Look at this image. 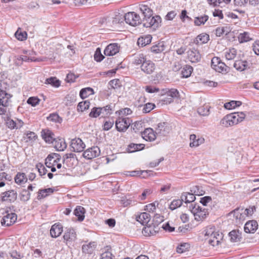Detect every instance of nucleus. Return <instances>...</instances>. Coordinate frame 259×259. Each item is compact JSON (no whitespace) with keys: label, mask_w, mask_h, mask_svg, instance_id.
Listing matches in <instances>:
<instances>
[{"label":"nucleus","mask_w":259,"mask_h":259,"mask_svg":"<svg viewBox=\"0 0 259 259\" xmlns=\"http://www.w3.org/2000/svg\"><path fill=\"white\" fill-rule=\"evenodd\" d=\"M189 209L193 214L195 219L197 221L204 219L208 214L207 209L202 208L196 203L191 204L189 206Z\"/></svg>","instance_id":"obj_1"},{"label":"nucleus","mask_w":259,"mask_h":259,"mask_svg":"<svg viewBox=\"0 0 259 259\" xmlns=\"http://www.w3.org/2000/svg\"><path fill=\"white\" fill-rule=\"evenodd\" d=\"M12 96L5 91L0 90V115L5 114L11 102Z\"/></svg>","instance_id":"obj_2"},{"label":"nucleus","mask_w":259,"mask_h":259,"mask_svg":"<svg viewBox=\"0 0 259 259\" xmlns=\"http://www.w3.org/2000/svg\"><path fill=\"white\" fill-rule=\"evenodd\" d=\"M161 19L159 16H150L143 19V25L144 27H153L154 29L157 28L161 23Z\"/></svg>","instance_id":"obj_3"},{"label":"nucleus","mask_w":259,"mask_h":259,"mask_svg":"<svg viewBox=\"0 0 259 259\" xmlns=\"http://www.w3.org/2000/svg\"><path fill=\"white\" fill-rule=\"evenodd\" d=\"M124 20L127 24L131 26H136L141 23L139 15L134 12H130L125 14Z\"/></svg>","instance_id":"obj_4"},{"label":"nucleus","mask_w":259,"mask_h":259,"mask_svg":"<svg viewBox=\"0 0 259 259\" xmlns=\"http://www.w3.org/2000/svg\"><path fill=\"white\" fill-rule=\"evenodd\" d=\"M132 120L129 118L119 117L115 122L117 130L120 132H125L129 127Z\"/></svg>","instance_id":"obj_5"},{"label":"nucleus","mask_w":259,"mask_h":259,"mask_svg":"<svg viewBox=\"0 0 259 259\" xmlns=\"http://www.w3.org/2000/svg\"><path fill=\"white\" fill-rule=\"evenodd\" d=\"M4 214L1 220V223L3 226H10L13 224L17 220V215L15 213H9L8 211H5Z\"/></svg>","instance_id":"obj_6"},{"label":"nucleus","mask_w":259,"mask_h":259,"mask_svg":"<svg viewBox=\"0 0 259 259\" xmlns=\"http://www.w3.org/2000/svg\"><path fill=\"white\" fill-rule=\"evenodd\" d=\"M70 146L72 151L80 152L83 151L85 145L80 138H75L71 140Z\"/></svg>","instance_id":"obj_7"},{"label":"nucleus","mask_w":259,"mask_h":259,"mask_svg":"<svg viewBox=\"0 0 259 259\" xmlns=\"http://www.w3.org/2000/svg\"><path fill=\"white\" fill-rule=\"evenodd\" d=\"M100 154V150L97 146H94L88 148L84 151L83 156L87 159H92L98 157Z\"/></svg>","instance_id":"obj_8"},{"label":"nucleus","mask_w":259,"mask_h":259,"mask_svg":"<svg viewBox=\"0 0 259 259\" xmlns=\"http://www.w3.org/2000/svg\"><path fill=\"white\" fill-rule=\"evenodd\" d=\"M230 214H233L236 223L238 224L243 222L246 219V214L243 208H237L231 212Z\"/></svg>","instance_id":"obj_9"},{"label":"nucleus","mask_w":259,"mask_h":259,"mask_svg":"<svg viewBox=\"0 0 259 259\" xmlns=\"http://www.w3.org/2000/svg\"><path fill=\"white\" fill-rule=\"evenodd\" d=\"M142 230L143 234L145 236H150L156 235L158 232L159 228L154 225L147 224Z\"/></svg>","instance_id":"obj_10"},{"label":"nucleus","mask_w":259,"mask_h":259,"mask_svg":"<svg viewBox=\"0 0 259 259\" xmlns=\"http://www.w3.org/2000/svg\"><path fill=\"white\" fill-rule=\"evenodd\" d=\"M197 188V186H195L191 190V193L187 192H183L181 196L182 202H184L186 204L194 202L196 198L195 195L193 193H196V191L194 189Z\"/></svg>","instance_id":"obj_11"},{"label":"nucleus","mask_w":259,"mask_h":259,"mask_svg":"<svg viewBox=\"0 0 259 259\" xmlns=\"http://www.w3.org/2000/svg\"><path fill=\"white\" fill-rule=\"evenodd\" d=\"M187 53L188 59L192 63H197L200 61L201 55L197 50L190 49L187 52Z\"/></svg>","instance_id":"obj_12"},{"label":"nucleus","mask_w":259,"mask_h":259,"mask_svg":"<svg viewBox=\"0 0 259 259\" xmlns=\"http://www.w3.org/2000/svg\"><path fill=\"white\" fill-rule=\"evenodd\" d=\"M167 98L164 99V101L166 103H170L174 99H179L180 97L179 92L177 89H171L166 92Z\"/></svg>","instance_id":"obj_13"},{"label":"nucleus","mask_w":259,"mask_h":259,"mask_svg":"<svg viewBox=\"0 0 259 259\" xmlns=\"http://www.w3.org/2000/svg\"><path fill=\"white\" fill-rule=\"evenodd\" d=\"M222 239L223 234L222 233H219V232L213 234V235L209 237V238H205L206 240H208V243L212 246L219 245Z\"/></svg>","instance_id":"obj_14"},{"label":"nucleus","mask_w":259,"mask_h":259,"mask_svg":"<svg viewBox=\"0 0 259 259\" xmlns=\"http://www.w3.org/2000/svg\"><path fill=\"white\" fill-rule=\"evenodd\" d=\"M141 68L144 72L150 74L152 73L155 70V66L151 60H148L142 64Z\"/></svg>","instance_id":"obj_15"},{"label":"nucleus","mask_w":259,"mask_h":259,"mask_svg":"<svg viewBox=\"0 0 259 259\" xmlns=\"http://www.w3.org/2000/svg\"><path fill=\"white\" fill-rule=\"evenodd\" d=\"M63 232V226L61 224L58 223L53 225L50 229V235L53 238L59 237Z\"/></svg>","instance_id":"obj_16"},{"label":"nucleus","mask_w":259,"mask_h":259,"mask_svg":"<svg viewBox=\"0 0 259 259\" xmlns=\"http://www.w3.org/2000/svg\"><path fill=\"white\" fill-rule=\"evenodd\" d=\"M17 197V193L14 190H9L2 193V199L3 201H14Z\"/></svg>","instance_id":"obj_17"},{"label":"nucleus","mask_w":259,"mask_h":259,"mask_svg":"<svg viewBox=\"0 0 259 259\" xmlns=\"http://www.w3.org/2000/svg\"><path fill=\"white\" fill-rule=\"evenodd\" d=\"M76 234L73 228L67 229L63 235V239L66 242H72L75 240Z\"/></svg>","instance_id":"obj_18"},{"label":"nucleus","mask_w":259,"mask_h":259,"mask_svg":"<svg viewBox=\"0 0 259 259\" xmlns=\"http://www.w3.org/2000/svg\"><path fill=\"white\" fill-rule=\"evenodd\" d=\"M155 131L151 128H147L142 133V136L146 141H153L156 139Z\"/></svg>","instance_id":"obj_19"},{"label":"nucleus","mask_w":259,"mask_h":259,"mask_svg":"<svg viewBox=\"0 0 259 259\" xmlns=\"http://www.w3.org/2000/svg\"><path fill=\"white\" fill-rule=\"evenodd\" d=\"M119 47L117 44H111L108 45L104 50L106 56H113L119 52Z\"/></svg>","instance_id":"obj_20"},{"label":"nucleus","mask_w":259,"mask_h":259,"mask_svg":"<svg viewBox=\"0 0 259 259\" xmlns=\"http://www.w3.org/2000/svg\"><path fill=\"white\" fill-rule=\"evenodd\" d=\"M169 133V127L165 122L159 123L155 130L156 135L165 136Z\"/></svg>","instance_id":"obj_21"},{"label":"nucleus","mask_w":259,"mask_h":259,"mask_svg":"<svg viewBox=\"0 0 259 259\" xmlns=\"http://www.w3.org/2000/svg\"><path fill=\"white\" fill-rule=\"evenodd\" d=\"M41 137L46 142L48 143L53 144L56 139L53 133L49 130H42L41 132Z\"/></svg>","instance_id":"obj_22"},{"label":"nucleus","mask_w":259,"mask_h":259,"mask_svg":"<svg viewBox=\"0 0 259 259\" xmlns=\"http://www.w3.org/2000/svg\"><path fill=\"white\" fill-rule=\"evenodd\" d=\"M258 224L254 220L249 221L246 223L244 226V231L246 233H253L257 229Z\"/></svg>","instance_id":"obj_23"},{"label":"nucleus","mask_w":259,"mask_h":259,"mask_svg":"<svg viewBox=\"0 0 259 259\" xmlns=\"http://www.w3.org/2000/svg\"><path fill=\"white\" fill-rule=\"evenodd\" d=\"M151 219L150 215L147 212H142L136 217V220L143 225L148 224Z\"/></svg>","instance_id":"obj_24"},{"label":"nucleus","mask_w":259,"mask_h":259,"mask_svg":"<svg viewBox=\"0 0 259 259\" xmlns=\"http://www.w3.org/2000/svg\"><path fill=\"white\" fill-rule=\"evenodd\" d=\"M54 147L57 151H64L67 147V145L64 139H56L53 143Z\"/></svg>","instance_id":"obj_25"},{"label":"nucleus","mask_w":259,"mask_h":259,"mask_svg":"<svg viewBox=\"0 0 259 259\" xmlns=\"http://www.w3.org/2000/svg\"><path fill=\"white\" fill-rule=\"evenodd\" d=\"M139 9L144 16L143 18L152 16L153 11L147 5L140 4L139 5Z\"/></svg>","instance_id":"obj_26"},{"label":"nucleus","mask_w":259,"mask_h":259,"mask_svg":"<svg viewBox=\"0 0 259 259\" xmlns=\"http://www.w3.org/2000/svg\"><path fill=\"white\" fill-rule=\"evenodd\" d=\"M37 138V135L33 132H27L24 134L23 141L29 144L32 143Z\"/></svg>","instance_id":"obj_27"},{"label":"nucleus","mask_w":259,"mask_h":259,"mask_svg":"<svg viewBox=\"0 0 259 259\" xmlns=\"http://www.w3.org/2000/svg\"><path fill=\"white\" fill-rule=\"evenodd\" d=\"M96 245L95 242H91L88 244H84L82 246V252L85 253L91 254L94 251Z\"/></svg>","instance_id":"obj_28"},{"label":"nucleus","mask_w":259,"mask_h":259,"mask_svg":"<svg viewBox=\"0 0 259 259\" xmlns=\"http://www.w3.org/2000/svg\"><path fill=\"white\" fill-rule=\"evenodd\" d=\"M85 212V209L83 207L81 206H77L74 210V214L77 217L78 220L81 222L84 219Z\"/></svg>","instance_id":"obj_29"},{"label":"nucleus","mask_w":259,"mask_h":259,"mask_svg":"<svg viewBox=\"0 0 259 259\" xmlns=\"http://www.w3.org/2000/svg\"><path fill=\"white\" fill-rule=\"evenodd\" d=\"M55 154L53 155H49L46 159L45 164L46 166H55L56 164L58 162L60 159L59 158H55Z\"/></svg>","instance_id":"obj_30"},{"label":"nucleus","mask_w":259,"mask_h":259,"mask_svg":"<svg viewBox=\"0 0 259 259\" xmlns=\"http://www.w3.org/2000/svg\"><path fill=\"white\" fill-rule=\"evenodd\" d=\"M209 39V36L206 33H201L198 35L195 39L194 42L196 44H203L207 42Z\"/></svg>","instance_id":"obj_31"},{"label":"nucleus","mask_w":259,"mask_h":259,"mask_svg":"<svg viewBox=\"0 0 259 259\" xmlns=\"http://www.w3.org/2000/svg\"><path fill=\"white\" fill-rule=\"evenodd\" d=\"M233 66L237 70L242 71L247 68V62L246 61H236L234 63Z\"/></svg>","instance_id":"obj_32"},{"label":"nucleus","mask_w":259,"mask_h":259,"mask_svg":"<svg viewBox=\"0 0 259 259\" xmlns=\"http://www.w3.org/2000/svg\"><path fill=\"white\" fill-rule=\"evenodd\" d=\"M209 17L206 15H200L194 18V23L196 26L204 25L208 20Z\"/></svg>","instance_id":"obj_33"},{"label":"nucleus","mask_w":259,"mask_h":259,"mask_svg":"<svg viewBox=\"0 0 259 259\" xmlns=\"http://www.w3.org/2000/svg\"><path fill=\"white\" fill-rule=\"evenodd\" d=\"M230 240L232 242L240 241L241 239V233L239 230H233L229 233Z\"/></svg>","instance_id":"obj_34"},{"label":"nucleus","mask_w":259,"mask_h":259,"mask_svg":"<svg viewBox=\"0 0 259 259\" xmlns=\"http://www.w3.org/2000/svg\"><path fill=\"white\" fill-rule=\"evenodd\" d=\"M145 147V145L143 144L131 143L128 145V151L130 153L134 152L137 151L141 150Z\"/></svg>","instance_id":"obj_35"},{"label":"nucleus","mask_w":259,"mask_h":259,"mask_svg":"<svg viewBox=\"0 0 259 259\" xmlns=\"http://www.w3.org/2000/svg\"><path fill=\"white\" fill-rule=\"evenodd\" d=\"M15 181L18 184H22L27 181V178L23 172H18L15 177Z\"/></svg>","instance_id":"obj_36"},{"label":"nucleus","mask_w":259,"mask_h":259,"mask_svg":"<svg viewBox=\"0 0 259 259\" xmlns=\"http://www.w3.org/2000/svg\"><path fill=\"white\" fill-rule=\"evenodd\" d=\"M230 31L229 27L224 26L218 27L215 30V34L217 36L220 37L223 34L227 35Z\"/></svg>","instance_id":"obj_37"},{"label":"nucleus","mask_w":259,"mask_h":259,"mask_svg":"<svg viewBox=\"0 0 259 259\" xmlns=\"http://www.w3.org/2000/svg\"><path fill=\"white\" fill-rule=\"evenodd\" d=\"M94 93V90L91 88H86L81 90L79 93V95L82 99H85L89 96L93 95Z\"/></svg>","instance_id":"obj_38"},{"label":"nucleus","mask_w":259,"mask_h":259,"mask_svg":"<svg viewBox=\"0 0 259 259\" xmlns=\"http://www.w3.org/2000/svg\"><path fill=\"white\" fill-rule=\"evenodd\" d=\"M250 34L247 32H244L239 34L238 40L240 43H243L252 40Z\"/></svg>","instance_id":"obj_39"},{"label":"nucleus","mask_w":259,"mask_h":259,"mask_svg":"<svg viewBox=\"0 0 259 259\" xmlns=\"http://www.w3.org/2000/svg\"><path fill=\"white\" fill-rule=\"evenodd\" d=\"M210 107L208 105H204L200 106L197 109L199 114L202 116H208L209 114Z\"/></svg>","instance_id":"obj_40"},{"label":"nucleus","mask_w":259,"mask_h":259,"mask_svg":"<svg viewBox=\"0 0 259 259\" xmlns=\"http://www.w3.org/2000/svg\"><path fill=\"white\" fill-rule=\"evenodd\" d=\"M53 192L54 189L51 188L40 190L38 194V198L41 199L42 198H45L53 193Z\"/></svg>","instance_id":"obj_41"},{"label":"nucleus","mask_w":259,"mask_h":259,"mask_svg":"<svg viewBox=\"0 0 259 259\" xmlns=\"http://www.w3.org/2000/svg\"><path fill=\"white\" fill-rule=\"evenodd\" d=\"M147 61V60L144 55L143 54H140L135 57L134 63L136 65H141V66L142 64Z\"/></svg>","instance_id":"obj_42"},{"label":"nucleus","mask_w":259,"mask_h":259,"mask_svg":"<svg viewBox=\"0 0 259 259\" xmlns=\"http://www.w3.org/2000/svg\"><path fill=\"white\" fill-rule=\"evenodd\" d=\"M121 203L124 207H126L130 205L135 204V201L133 200L131 197L127 198L126 196H124L121 198Z\"/></svg>","instance_id":"obj_43"},{"label":"nucleus","mask_w":259,"mask_h":259,"mask_svg":"<svg viewBox=\"0 0 259 259\" xmlns=\"http://www.w3.org/2000/svg\"><path fill=\"white\" fill-rule=\"evenodd\" d=\"M193 67L190 65H185L181 72V74L183 77L187 78L189 77L192 71H193Z\"/></svg>","instance_id":"obj_44"},{"label":"nucleus","mask_w":259,"mask_h":259,"mask_svg":"<svg viewBox=\"0 0 259 259\" xmlns=\"http://www.w3.org/2000/svg\"><path fill=\"white\" fill-rule=\"evenodd\" d=\"M229 115H226L220 121V124L225 127H228L234 125Z\"/></svg>","instance_id":"obj_45"},{"label":"nucleus","mask_w":259,"mask_h":259,"mask_svg":"<svg viewBox=\"0 0 259 259\" xmlns=\"http://www.w3.org/2000/svg\"><path fill=\"white\" fill-rule=\"evenodd\" d=\"M229 68L222 61L215 67L214 70L218 72L227 73L228 72Z\"/></svg>","instance_id":"obj_46"},{"label":"nucleus","mask_w":259,"mask_h":259,"mask_svg":"<svg viewBox=\"0 0 259 259\" xmlns=\"http://www.w3.org/2000/svg\"><path fill=\"white\" fill-rule=\"evenodd\" d=\"M218 232H219L215 231L214 227L212 226L207 227L203 231V234L205 237H207V238H209V237L213 236V234Z\"/></svg>","instance_id":"obj_47"},{"label":"nucleus","mask_w":259,"mask_h":259,"mask_svg":"<svg viewBox=\"0 0 259 259\" xmlns=\"http://www.w3.org/2000/svg\"><path fill=\"white\" fill-rule=\"evenodd\" d=\"M45 83L46 84H51L56 88L59 87L60 85V81L55 77H51L46 79Z\"/></svg>","instance_id":"obj_48"},{"label":"nucleus","mask_w":259,"mask_h":259,"mask_svg":"<svg viewBox=\"0 0 259 259\" xmlns=\"http://www.w3.org/2000/svg\"><path fill=\"white\" fill-rule=\"evenodd\" d=\"M242 103L240 101H231L229 102L226 103L224 107L227 109H232L236 107L240 106Z\"/></svg>","instance_id":"obj_49"},{"label":"nucleus","mask_w":259,"mask_h":259,"mask_svg":"<svg viewBox=\"0 0 259 259\" xmlns=\"http://www.w3.org/2000/svg\"><path fill=\"white\" fill-rule=\"evenodd\" d=\"M100 115H102V109L101 107H94L92 109L89 116L92 118H97Z\"/></svg>","instance_id":"obj_50"},{"label":"nucleus","mask_w":259,"mask_h":259,"mask_svg":"<svg viewBox=\"0 0 259 259\" xmlns=\"http://www.w3.org/2000/svg\"><path fill=\"white\" fill-rule=\"evenodd\" d=\"M225 57L228 60H232L235 58L236 55V50L234 49H231L228 50H227L225 53Z\"/></svg>","instance_id":"obj_51"},{"label":"nucleus","mask_w":259,"mask_h":259,"mask_svg":"<svg viewBox=\"0 0 259 259\" xmlns=\"http://www.w3.org/2000/svg\"><path fill=\"white\" fill-rule=\"evenodd\" d=\"M90 105V103L88 101L81 102L78 103L77 109L78 111L83 112V111L87 110L89 108Z\"/></svg>","instance_id":"obj_52"},{"label":"nucleus","mask_w":259,"mask_h":259,"mask_svg":"<svg viewBox=\"0 0 259 259\" xmlns=\"http://www.w3.org/2000/svg\"><path fill=\"white\" fill-rule=\"evenodd\" d=\"M164 50V47L162 43H159L151 48V52L155 54L161 53Z\"/></svg>","instance_id":"obj_53"},{"label":"nucleus","mask_w":259,"mask_h":259,"mask_svg":"<svg viewBox=\"0 0 259 259\" xmlns=\"http://www.w3.org/2000/svg\"><path fill=\"white\" fill-rule=\"evenodd\" d=\"M30 197V192L26 189H23L20 193V198L21 201H27Z\"/></svg>","instance_id":"obj_54"},{"label":"nucleus","mask_w":259,"mask_h":259,"mask_svg":"<svg viewBox=\"0 0 259 259\" xmlns=\"http://www.w3.org/2000/svg\"><path fill=\"white\" fill-rule=\"evenodd\" d=\"M44 59H33L32 58L29 57L27 56H23L21 55L19 56L17 58V61H21L22 62H32V61H44Z\"/></svg>","instance_id":"obj_55"},{"label":"nucleus","mask_w":259,"mask_h":259,"mask_svg":"<svg viewBox=\"0 0 259 259\" xmlns=\"http://www.w3.org/2000/svg\"><path fill=\"white\" fill-rule=\"evenodd\" d=\"M190 246L189 243H183L180 244L177 248V251L179 253H183L190 248Z\"/></svg>","instance_id":"obj_56"},{"label":"nucleus","mask_w":259,"mask_h":259,"mask_svg":"<svg viewBox=\"0 0 259 259\" xmlns=\"http://www.w3.org/2000/svg\"><path fill=\"white\" fill-rule=\"evenodd\" d=\"M183 203L182 199H175L169 205V208L171 210H174L177 208L180 207Z\"/></svg>","instance_id":"obj_57"},{"label":"nucleus","mask_w":259,"mask_h":259,"mask_svg":"<svg viewBox=\"0 0 259 259\" xmlns=\"http://www.w3.org/2000/svg\"><path fill=\"white\" fill-rule=\"evenodd\" d=\"M102 109V116L104 117L108 115L111 114L112 113V106L110 105L104 106Z\"/></svg>","instance_id":"obj_58"},{"label":"nucleus","mask_w":259,"mask_h":259,"mask_svg":"<svg viewBox=\"0 0 259 259\" xmlns=\"http://www.w3.org/2000/svg\"><path fill=\"white\" fill-rule=\"evenodd\" d=\"M152 37L149 36L145 38H139L138 40V45H141L142 46H145L151 42Z\"/></svg>","instance_id":"obj_59"},{"label":"nucleus","mask_w":259,"mask_h":259,"mask_svg":"<svg viewBox=\"0 0 259 259\" xmlns=\"http://www.w3.org/2000/svg\"><path fill=\"white\" fill-rule=\"evenodd\" d=\"M123 20H124V16H122L121 15H117L112 18V24L113 25H116V24L122 23Z\"/></svg>","instance_id":"obj_60"},{"label":"nucleus","mask_w":259,"mask_h":259,"mask_svg":"<svg viewBox=\"0 0 259 259\" xmlns=\"http://www.w3.org/2000/svg\"><path fill=\"white\" fill-rule=\"evenodd\" d=\"M40 100L36 97H31L28 99L27 103L32 106H35L39 104Z\"/></svg>","instance_id":"obj_61"},{"label":"nucleus","mask_w":259,"mask_h":259,"mask_svg":"<svg viewBox=\"0 0 259 259\" xmlns=\"http://www.w3.org/2000/svg\"><path fill=\"white\" fill-rule=\"evenodd\" d=\"M104 58V56L101 53V50L99 48L96 49L94 54V59L97 62L101 61Z\"/></svg>","instance_id":"obj_62"},{"label":"nucleus","mask_w":259,"mask_h":259,"mask_svg":"<svg viewBox=\"0 0 259 259\" xmlns=\"http://www.w3.org/2000/svg\"><path fill=\"white\" fill-rule=\"evenodd\" d=\"M164 220L163 217L159 214H155L153 217V221L154 224L158 226V225L162 222Z\"/></svg>","instance_id":"obj_63"},{"label":"nucleus","mask_w":259,"mask_h":259,"mask_svg":"<svg viewBox=\"0 0 259 259\" xmlns=\"http://www.w3.org/2000/svg\"><path fill=\"white\" fill-rule=\"evenodd\" d=\"M36 167L38 169L40 176H42L46 174L47 170L42 163H39L37 164Z\"/></svg>","instance_id":"obj_64"}]
</instances>
